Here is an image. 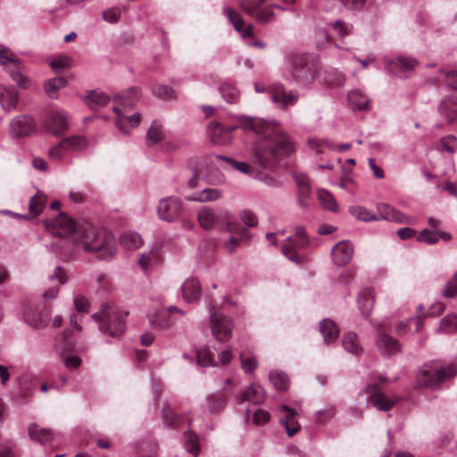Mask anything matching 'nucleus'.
Masks as SVG:
<instances>
[{
    "mask_svg": "<svg viewBox=\"0 0 457 457\" xmlns=\"http://www.w3.org/2000/svg\"><path fill=\"white\" fill-rule=\"evenodd\" d=\"M238 125L260 136L251 149V161L261 170L271 168L275 162L294 151V145L277 121H267L246 115L237 118Z\"/></svg>",
    "mask_w": 457,
    "mask_h": 457,
    "instance_id": "1",
    "label": "nucleus"
},
{
    "mask_svg": "<svg viewBox=\"0 0 457 457\" xmlns=\"http://www.w3.org/2000/svg\"><path fill=\"white\" fill-rule=\"evenodd\" d=\"M73 241L87 252H96L99 259L112 258L116 253L113 235L104 231L99 233L90 223L78 225L73 234Z\"/></svg>",
    "mask_w": 457,
    "mask_h": 457,
    "instance_id": "2",
    "label": "nucleus"
},
{
    "mask_svg": "<svg viewBox=\"0 0 457 457\" xmlns=\"http://www.w3.org/2000/svg\"><path fill=\"white\" fill-rule=\"evenodd\" d=\"M128 315L129 312H122L112 303H105L92 314V319L97 322L102 334L119 338L126 330L125 319Z\"/></svg>",
    "mask_w": 457,
    "mask_h": 457,
    "instance_id": "3",
    "label": "nucleus"
},
{
    "mask_svg": "<svg viewBox=\"0 0 457 457\" xmlns=\"http://www.w3.org/2000/svg\"><path fill=\"white\" fill-rule=\"evenodd\" d=\"M0 65L10 75L12 79L22 89L31 88L34 81L25 73V67L15 57L14 54L5 46L0 45Z\"/></svg>",
    "mask_w": 457,
    "mask_h": 457,
    "instance_id": "4",
    "label": "nucleus"
},
{
    "mask_svg": "<svg viewBox=\"0 0 457 457\" xmlns=\"http://www.w3.org/2000/svg\"><path fill=\"white\" fill-rule=\"evenodd\" d=\"M139 97V89L137 87H131L128 92L117 96L120 99L122 107L115 106L113 112L116 113V125L120 130L124 133H129V128L137 126L141 120V114L136 112L131 116H127L123 113L127 107L134 105L136 100Z\"/></svg>",
    "mask_w": 457,
    "mask_h": 457,
    "instance_id": "5",
    "label": "nucleus"
},
{
    "mask_svg": "<svg viewBox=\"0 0 457 457\" xmlns=\"http://www.w3.org/2000/svg\"><path fill=\"white\" fill-rule=\"evenodd\" d=\"M320 65L311 55H295L291 63L290 72L293 79L301 85L309 86L316 79Z\"/></svg>",
    "mask_w": 457,
    "mask_h": 457,
    "instance_id": "6",
    "label": "nucleus"
},
{
    "mask_svg": "<svg viewBox=\"0 0 457 457\" xmlns=\"http://www.w3.org/2000/svg\"><path fill=\"white\" fill-rule=\"evenodd\" d=\"M308 244L309 240L304 228L298 227L295 229V235L288 237L281 245V250L284 255L290 261L299 263L301 262V256L296 253V251L305 248Z\"/></svg>",
    "mask_w": 457,
    "mask_h": 457,
    "instance_id": "7",
    "label": "nucleus"
},
{
    "mask_svg": "<svg viewBox=\"0 0 457 457\" xmlns=\"http://www.w3.org/2000/svg\"><path fill=\"white\" fill-rule=\"evenodd\" d=\"M71 124V117L64 110H52L48 112L44 129L50 135L60 137L64 134Z\"/></svg>",
    "mask_w": 457,
    "mask_h": 457,
    "instance_id": "8",
    "label": "nucleus"
},
{
    "mask_svg": "<svg viewBox=\"0 0 457 457\" xmlns=\"http://www.w3.org/2000/svg\"><path fill=\"white\" fill-rule=\"evenodd\" d=\"M213 310L212 306L211 308L212 333L218 341L226 342L231 337L233 322L228 316Z\"/></svg>",
    "mask_w": 457,
    "mask_h": 457,
    "instance_id": "9",
    "label": "nucleus"
},
{
    "mask_svg": "<svg viewBox=\"0 0 457 457\" xmlns=\"http://www.w3.org/2000/svg\"><path fill=\"white\" fill-rule=\"evenodd\" d=\"M266 0H241L242 11L254 18L260 24H265L274 20L272 7H262Z\"/></svg>",
    "mask_w": 457,
    "mask_h": 457,
    "instance_id": "10",
    "label": "nucleus"
},
{
    "mask_svg": "<svg viewBox=\"0 0 457 457\" xmlns=\"http://www.w3.org/2000/svg\"><path fill=\"white\" fill-rule=\"evenodd\" d=\"M45 227L55 237H66L73 235L78 225L66 213L60 212L55 219L46 220Z\"/></svg>",
    "mask_w": 457,
    "mask_h": 457,
    "instance_id": "11",
    "label": "nucleus"
},
{
    "mask_svg": "<svg viewBox=\"0 0 457 457\" xmlns=\"http://www.w3.org/2000/svg\"><path fill=\"white\" fill-rule=\"evenodd\" d=\"M183 209V203L177 196H167L160 200L157 213L160 219L165 221H173L180 214Z\"/></svg>",
    "mask_w": 457,
    "mask_h": 457,
    "instance_id": "12",
    "label": "nucleus"
},
{
    "mask_svg": "<svg viewBox=\"0 0 457 457\" xmlns=\"http://www.w3.org/2000/svg\"><path fill=\"white\" fill-rule=\"evenodd\" d=\"M366 393L370 395V403L379 411H386L390 410L398 401L396 396L386 395L376 385L368 386Z\"/></svg>",
    "mask_w": 457,
    "mask_h": 457,
    "instance_id": "13",
    "label": "nucleus"
},
{
    "mask_svg": "<svg viewBox=\"0 0 457 457\" xmlns=\"http://www.w3.org/2000/svg\"><path fill=\"white\" fill-rule=\"evenodd\" d=\"M269 94L272 102L281 109L295 104L298 99L296 93L293 91L287 92L285 87L280 83L271 85L269 87Z\"/></svg>",
    "mask_w": 457,
    "mask_h": 457,
    "instance_id": "14",
    "label": "nucleus"
},
{
    "mask_svg": "<svg viewBox=\"0 0 457 457\" xmlns=\"http://www.w3.org/2000/svg\"><path fill=\"white\" fill-rule=\"evenodd\" d=\"M378 210L379 212V220H386L392 222L401 223V224H414L415 219L412 217H409L395 208L386 204H379L378 205Z\"/></svg>",
    "mask_w": 457,
    "mask_h": 457,
    "instance_id": "15",
    "label": "nucleus"
},
{
    "mask_svg": "<svg viewBox=\"0 0 457 457\" xmlns=\"http://www.w3.org/2000/svg\"><path fill=\"white\" fill-rule=\"evenodd\" d=\"M278 411L281 415L279 422L285 428L287 436H293L295 435L300 429L299 423L295 420L297 412L287 405H281Z\"/></svg>",
    "mask_w": 457,
    "mask_h": 457,
    "instance_id": "16",
    "label": "nucleus"
},
{
    "mask_svg": "<svg viewBox=\"0 0 457 457\" xmlns=\"http://www.w3.org/2000/svg\"><path fill=\"white\" fill-rule=\"evenodd\" d=\"M377 336L376 345L382 354L392 355L400 351L401 345L399 341L384 332L381 328H378Z\"/></svg>",
    "mask_w": 457,
    "mask_h": 457,
    "instance_id": "17",
    "label": "nucleus"
},
{
    "mask_svg": "<svg viewBox=\"0 0 457 457\" xmlns=\"http://www.w3.org/2000/svg\"><path fill=\"white\" fill-rule=\"evenodd\" d=\"M32 130V119L28 115H18L10 122L9 132L12 137H26Z\"/></svg>",
    "mask_w": 457,
    "mask_h": 457,
    "instance_id": "18",
    "label": "nucleus"
},
{
    "mask_svg": "<svg viewBox=\"0 0 457 457\" xmlns=\"http://www.w3.org/2000/svg\"><path fill=\"white\" fill-rule=\"evenodd\" d=\"M223 13L227 16L234 29L241 34L243 38L247 39L253 37V25L248 24L244 27L245 22L239 13L236 12L233 9L228 6L223 8Z\"/></svg>",
    "mask_w": 457,
    "mask_h": 457,
    "instance_id": "19",
    "label": "nucleus"
},
{
    "mask_svg": "<svg viewBox=\"0 0 457 457\" xmlns=\"http://www.w3.org/2000/svg\"><path fill=\"white\" fill-rule=\"evenodd\" d=\"M20 99L18 90L12 86L0 87V106L7 112L17 109Z\"/></svg>",
    "mask_w": 457,
    "mask_h": 457,
    "instance_id": "20",
    "label": "nucleus"
},
{
    "mask_svg": "<svg viewBox=\"0 0 457 457\" xmlns=\"http://www.w3.org/2000/svg\"><path fill=\"white\" fill-rule=\"evenodd\" d=\"M331 254L335 264L345 266L353 258V247L349 241H341L332 248Z\"/></svg>",
    "mask_w": 457,
    "mask_h": 457,
    "instance_id": "21",
    "label": "nucleus"
},
{
    "mask_svg": "<svg viewBox=\"0 0 457 457\" xmlns=\"http://www.w3.org/2000/svg\"><path fill=\"white\" fill-rule=\"evenodd\" d=\"M180 290L183 299L188 303L199 301L202 296L200 282L194 278L185 280Z\"/></svg>",
    "mask_w": 457,
    "mask_h": 457,
    "instance_id": "22",
    "label": "nucleus"
},
{
    "mask_svg": "<svg viewBox=\"0 0 457 457\" xmlns=\"http://www.w3.org/2000/svg\"><path fill=\"white\" fill-rule=\"evenodd\" d=\"M264 399L265 392L263 388L259 385L251 384L244 393L236 397V403L242 404L245 402H249L253 404H259L262 403Z\"/></svg>",
    "mask_w": 457,
    "mask_h": 457,
    "instance_id": "23",
    "label": "nucleus"
},
{
    "mask_svg": "<svg viewBox=\"0 0 457 457\" xmlns=\"http://www.w3.org/2000/svg\"><path fill=\"white\" fill-rule=\"evenodd\" d=\"M417 387L419 388H431L438 387L436 373L430 365H424L417 373L416 376Z\"/></svg>",
    "mask_w": 457,
    "mask_h": 457,
    "instance_id": "24",
    "label": "nucleus"
},
{
    "mask_svg": "<svg viewBox=\"0 0 457 457\" xmlns=\"http://www.w3.org/2000/svg\"><path fill=\"white\" fill-rule=\"evenodd\" d=\"M440 114L445 117L448 123L457 120V97L449 96L444 98L438 106Z\"/></svg>",
    "mask_w": 457,
    "mask_h": 457,
    "instance_id": "25",
    "label": "nucleus"
},
{
    "mask_svg": "<svg viewBox=\"0 0 457 457\" xmlns=\"http://www.w3.org/2000/svg\"><path fill=\"white\" fill-rule=\"evenodd\" d=\"M375 302L374 291L371 288L361 290L358 295L357 303L362 316L369 317Z\"/></svg>",
    "mask_w": 457,
    "mask_h": 457,
    "instance_id": "26",
    "label": "nucleus"
},
{
    "mask_svg": "<svg viewBox=\"0 0 457 457\" xmlns=\"http://www.w3.org/2000/svg\"><path fill=\"white\" fill-rule=\"evenodd\" d=\"M222 196V192L218 188H204L199 192H195L190 195H187L185 199L188 202H213L217 201Z\"/></svg>",
    "mask_w": 457,
    "mask_h": 457,
    "instance_id": "27",
    "label": "nucleus"
},
{
    "mask_svg": "<svg viewBox=\"0 0 457 457\" xmlns=\"http://www.w3.org/2000/svg\"><path fill=\"white\" fill-rule=\"evenodd\" d=\"M389 65L392 69H398L400 73L408 77L418 65V62L410 57L399 56L395 61L389 62Z\"/></svg>",
    "mask_w": 457,
    "mask_h": 457,
    "instance_id": "28",
    "label": "nucleus"
},
{
    "mask_svg": "<svg viewBox=\"0 0 457 457\" xmlns=\"http://www.w3.org/2000/svg\"><path fill=\"white\" fill-rule=\"evenodd\" d=\"M347 100L350 107L354 111L369 108V98L360 90H352L348 93Z\"/></svg>",
    "mask_w": 457,
    "mask_h": 457,
    "instance_id": "29",
    "label": "nucleus"
},
{
    "mask_svg": "<svg viewBox=\"0 0 457 457\" xmlns=\"http://www.w3.org/2000/svg\"><path fill=\"white\" fill-rule=\"evenodd\" d=\"M320 333L323 336L324 342L326 344H329L333 341H335L339 334V329L336 323L329 320V319H324L320 322Z\"/></svg>",
    "mask_w": 457,
    "mask_h": 457,
    "instance_id": "30",
    "label": "nucleus"
},
{
    "mask_svg": "<svg viewBox=\"0 0 457 457\" xmlns=\"http://www.w3.org/2000/svg\"><path fill=\"white\" fill-rule=\"evenodd\" d=\"M439 238H442L445 241L451 239V235L447 232L444 231H431L428 228L422 229L419 236L418 240L420 242L427 243V244H436L438 242Z\"/></svg>",
    "mask_w": 457,
    "mask_h": 457,
    "instance_id": "31",
    "label": "nucleus"
},
{
    "mask_svg": "<svg viewBox=\"0 0 457 457\" xmlns=\"http://www.w3.org/2000/svg\"><path fill=\"white\" fill-rule=\"evenodd\" d=\"M200 226L204 229H211L216 224L217 219L212 209L210 207H202L197 214Z\"/></svg>",
    "mask_w": 457,
    "mask_h": 457,
    "instance_id": "32",
    "label": "nucleus"
},
{
    "mask_svg": "<svg viewBox=\"0 0 457 457\" xmlns=\"http://www.w3.org/2000/svg\"><path fill=\"white\" fill-rule=\"evenodd\" d=\"M342 344L344 348L355 355H358L362 351L361 346L359 344L357 334L352 331L345 333L343 336Z\"/></svg>",
    "mask_w": 457,
    "mask_h": 457,
    "instance_id": "33",
    "label": "nucleus"
},
{
    "mask_svg": "<svg viewBox=\"0 0 457 457\" xmlns=\"http://www.w3.org/2000/svg\"><path fill=\"white\" fill-rule=\"evenodd\" d=\"M29 435L32 440L37 441L42 445L47 444L54 437L51 430L41 428L37 425H33L29 428Z\"/></svg>",
    "mask_w": 457,
    "mask_h": 457,
    "instance_id": "34",
    "label": "nucleus"
},
{
    "mask_svg": "<svg viewBox=\"0 0 457 457\" xmlns=\"http://www.w3.org/2000/svg\"><path fill=\"white\" fill-rule=\"evenodd\" d=\"M67 80L64 78H53L46 80L44 84V89L46 94L51 98H56L58 91L66 87Z\"/></svg>",
    "mask_w": 457,
    "mask_h": 457,
    "instance_id": "35",
    "label": "nucleus"
},
{
    "mask_svg": "<svg viewBox=\"0 0 457 457\" xmlns=\"http://www.w3.org/2000/svg\"><path fill=\"white\" fill-rule=\"evenodd\" d=\"M67 152H79L87 146V140L82 136H71L62 139Z\"/></svg>",
    "mask_w": 457,
    "mask_h": 457,
    "instance_id": "36",
    "label": "nucleus"
},
{
    "mask_svg": "<svg viewBox=\"0 0 457 457\" xmlns=\"http://www.w3.org/2000/svg\"><path fill=\"white\" fill-rule=\"evenodd\" d=\"M23 317L29 326L37 328H42L47 324L46 315L44 316L41 313H35L32 310H25Z\"/></svg>",
    "mask_w": 457,
    "mask_h": 457,
    "instance_id": "37",
    "label": "nucleus"
},
{
    "mask_svg": "<svg viewBox=\"0 0 457 457\" xmlns=\"http://www.w3.org/2000/svg\"><path fill=\"white\" fill-rule=\"evenodd\" d=\"M164 137V131L160 122L153 121L151 127L146 133V142L149 145H155L162 140Z\"/></svg>",
    "mask_w": 457,
    "mask_h": 457,
    "instance_id": "38",
    "label": "nucleus"
},
{
    "mask_svg": "<svg viewBox=\"0 0 457 457\" xmlns=\"http://www.w3.org/2000/svg\"><path fill=\"white\" fill-rule=\"evenodd\" d=\"M307 145L309 148L314 151L317 154H323L325 149H336V144L328 139H321L316 137L310 138L307 141Z\"/></svg>",
    "mask_w": 457,
    "mask_h": 457,
    "instance_id": "39",
    "label": "nucleus"
},
{
    "mask_svg": "<svg viewBox=\"0 0 457 457\" xmlns=\"http://www.w3.org/2000/svg\"><path fill=\"white\" fill-rule=\"evenodd\" d=\"M109 102V96L99 91H91L87 96V104L91 109L104 106Z\"/></svg>",
    "mask_w": 457,
    "mask_h": 457,
    "instance_id": "40",
    "label": "nucleus"
},
{
    "mask_svg": "<svg viewBox=\"0 0 457 457\" xmlns=\"http://www.w3.org/2000/svg\"><path fill=\"white\" fill-rule=\"evenodd\" d=\"M120 243L128 249H137L142 245L143 240L136 232H124L120 237Z\"/></svg>",
    "mask_w": 457,
    "mask_h": 457,
    "instance_id": "41",
    "label": "nucleus"
},
{
    "mask_svg": "<svg viewBox=\"0 0 457 457\" xmlns=\"http://www.w3.org/2000/svg\"><path fill=\"white\" fill-rule=\"evenodd\" d=\"M227 404L225 397L219 394H213L207 397V407L211 413L216 414L221 411Z\"/></svg>",
    "mask_w": 457,
    "mask_h": 457,
    "instance_id": "42",
    "label": "nucleus"
},
{
    "mask_svg": "<svg viewBox=\"0 0 457 457\" xmlns=\"http://www.w3.org/2000/svg\"><path fill=\"white\" fill-rule=\"evenodd\" d=\"M438 332L452 334L457 331V314L451 313L443 318L437 328Z\"/></svg>",
    "mask_w": 457,
    "mask_h": 457,
    "instance_id": "43",
    "label": "nucleus"
},
{
    "mask_svg": "<svg viewBox=\"0 0 457 457\" xmlns=\"http://www.w3.org/2000/svg\"><path fill=\"white\" fill-rule=\"evenodd\" d=\"M349 212L352 216L361 221L367 222L379 220L378 215L371 213L369 209L362 206H352L350 207Z\"/></svg>",
    "mask_w": 457,
    "mask_h": 457,
    "instance_id": "44",
    "label": "nucleus"
},
{
    "mask_svg": "<svg viewBox=\"0 0 457 457\" xmlns=\"http://www.w3.org/2000/svg\"><path fill=\"white\" fill-rule=\"evenodd\" d=\"M318 198L320 200V204L331 211V212H337L338 210V205L337 201L335 200L334 196L327 190L325 189H320L318 191Z\"/></svg>",
    "mask_w": 457,
    "mask_h": 457,
    "instance_id": "45",
    "label": "nucleus"
},
{
    "mask_svg": "<svg viewBox=\"0 0 457 457\" xmlns=\"http://www.w3.org/2000/svg\"><path fill=\"white\" fill-rule=\"evenodd\" d=\"M269 378L273 386L279 391L287 390L288 387V378L283 372L271 371L269 375Z\"/></svg>",
    "mask_w": 457,
    "mask_h": 457,
    "instance_id": "46",
    "label": "nucleus"
},
{
    "mask_svg": "<svg viewBox=\"0 0 457 457\" xmlns=\"http://www.w3.org/2000/svg\"><path fill=\"white\" fill-rule=\"evenodd\" d=\"M414 323L415 326H416V329L415 331H419L422 326H423V318L420 316V315H418L417 317L415 318H410L406 320H402L400 322H398L395 326V331L398 334V335H402L403 333H404L405 331L408 330V328L410 326L411 323Z\"/></svg>",
    "mask_w": 457,
    "mask_h": 457,
    "instance_id": "47",
    "label": "nucleus"
},
{
    "mask_svg": "<svg viewBox=\"0 0 457 457\" xmlns=\"http://www.w3.org/2000/svg\"><path fill=\"white\" fill-rule=\"evenodd\" d=\"M49 65L55 73H62L72 66V60L67 55H60L50 61Z\"/></svg>",
    "mask_w": 457,
    "mask_h": 457,
    "instance_id": "48",
    "label": "nucleus"
},
{
    "mask_svg": "<svg viewBox=\"0 0 457 457\" xmlns=\"http://www.w3.org/2000/svg\"><path fill=\"white\" fill-rule=\"evenodd\" d=\"M437 385L453 378L457 374V369L454 365H447L438 370H435Z\"/></svg>",
    "mask_w": 457,
    "mask_h": 457,
    "instance_id": "49",
    "label": "nucleus"
},
{
    "mask_svg": "<svg viewBox=\"0 0 457 457\" xmlns=\"http://www.w3.org/2000/svg\"><path fill=\"white\" fill-rule=\"evenodd\" d=\"M196 363L199 367L215 366V362L211 357L208 347H203L196 351Z\"/></svg>",
    "mask_w": 457,
    "mask_h": 457,
    "instance_id": "50",
    "label": "nucleus"
},
{
    "mask_svg": "<svg viewBox=\"0 0 457 457\" xmlns=\"http://www.w3.org/2000/svg\"><path fill=\"white\" fill-rule=\"evenodd\" d=\"M187 450L196 456L199 452L198 438L195 434L191 431L186 432L184 435Z\"/></svg>",
    "mask_w": 457,
    "mask_h": 457,
    "instance_id": "51",
    "label": "nucleus"
},
{
    "mask_svg": "<svg viewBox=\"0 0 457 457\" xmlns=\"http://www.w3.org/2000/svg\"><path fill=\"white\" fill-rule=\"evenodd\" d=\"M220 90L222 97L225 99L226 102L229 104H234L237 102L239 98V92L236 87L230 85H224L220 87Z\"/></svg>",
    "mask_w": 457,
    "mask_h": 457,
    "instance_id": "52",
    "label": "nucleus"
},
{
    "mask_svg": "<svg viewBox=\"0 0 457 457\" xmlns=\"http://www.w3.org/2000/svg\"><path fill=\"white\" fill-rule=\"evenodd\" d=\"M330 26L339 37H345L353 31V26L342 20H337L330 23Z\"/></svg>",
    "mask_w": 457,
    "mask_h": 457,
    "instance_id": "53",
    "label": "nucleus"
},
{
    "mask_svg": "<svg viewBox=\"0 0 457 457\" xmlns=\"http://www.w3.org/2000/svg\"><path fill=\"white\" fill-rule=\"evenodd\" d=\"M46 204V199L44 195H36L31 197L29 202V211L35 216L38 215L44 209Z\"/></svg>",
    "mask_w": 457,
    "mask_h": 457,
    "instance_id": "54",
    "label": "nucleus"
},
{
    "mask_svg": "<svg viewBox=\"0 0 457 457\" xmlns=\"http://www.w3.org/2000/svg\"><path fill=\"white\" fill-rule=\"evenodd\" d=\"M65 153H68V152L66 150V147H65L62 140H61L58 144H56L55 145L52 146L49 149L48 155L52 160L60 162L63 159Z\"/></svg>",
    "mask_w": 457,
    "mask_h": 457,
    "instance_id": "55",
    "label": "nucleus"
},
{
    "mask_svg": "<svg viewBox=\"0 0 457 457\" xmlns=\"http://www.w3.org/2000/svg\"><path fill=\"white\" fill-rule=\"evenodd\" d=\"M217 158L227 162L231 166H233L236 170H237L238 171H240L242 173L249 174L252 172V167L247 162H237L230 157H222L220 155H217Z\"/></svg>",
    "mask_w": 457,
    "mask_h": 457,
    "instance_id": "56",
    "label": "nucleus"
},
{
    "mask_svg": "<svg viewBox=\"0 0 457 457\" xmlns=\"http://www.w3.org/2000/svg\"><path fill=\"white\" fill-rule=\"evenodd\" d=\"M153 93L154 96L165 99L170 100L174 97V92L173 90L164 85H156L153 87Z\"/></svg>",
    "mask_w": 457,
    "mask_h": 457,
    "instance_id": "57",
    "label": "nucleus"
},
{
    "mask_svg": "<svg viewBox=\"0 0 457 457\" xmlns=\"http://www.w3.org/2000/svg\"><path fill=\"white\" fill-rule=\"evenodd\" d=\"M295 182L299 187L301 195H309L310 194V181L306 175L297 174L295 176Z\"/></svg>",
    "mask_w": 457,
    "mask_h": 457,
    "instance_id": "58",
    "label": "nucleus"
},
{
    "mask_svg": "<svg viewBox=\"0 0 457 457\" xmlns=\"http://www.w3.org/2000/svg\"><path fill=\"white\" fill-rule=\"evenodd\" d=\"M240 360H241V366H242V369L246 372V373H252L254 371V370L256 369L257 365H258V361L256 360L255 357H247V358H245L244 357V354L241 353L240 354Z\"/></svg>",
    "mask_w": 457,
    "mask_h": 457,
    "instance_id": "59",
    "label": "nucleus"
},
{
    "mask_svg": "<svg viewBox=\"0 0 457 457\" xmlns=\"http://www.w3.org/2000/svg\"><path fill=\"white\" fill-rule=\"evenodd\" d=\"M443 295L447 298L457 296V272L447 282L446 287L444 290Z\"/></svg>",
    "mask_w": 457,
    "mask_h": 457,
    "instance_id": "60",
    "label": "nucleus"
},
{
    "mask_svg": "<svg viewBox=\"0 0 457 457\" xmlns=\"http://www.w3.org/2000/svg\"><path fill=\"white\" fill-rule=\"evenodd\" d=\"M74 306L76 310L79 312H88L89 311V302L87 297L82 295H77L73 298Z\"/></svg>",
    "mask_w": 457,
    "mask_h": 457,
    "instance_id": "61",
    "label": "nucleus"
},
{
    "mask_svg": "<svg viewBox=\"0 0 457 457\" xmlns=\"http://www.w3.org/2000/svg\"><path fill=\"white\" fill-rule=\"evenodd\" d=\"M120 18V11L118 8H109L103 12V19L109 23H117Z\"/></svg>",
    "mask_w": 457,
    "mask_h": 457,
    "instance_id": "62",
    "label": "nucleus"
},
{
    "mask_svg": "<svg viewBox=\"0 0 457 457\" xmlns=\"http://www.w3.org/2000/svg\"><path fill=\"white\" fill-rule=\"evenodd\" d=\"M155 258L156 253L154 252L150 251L148 253H144L138 259V264L143 270H146Z\"/></svg>",
    "mask_w": 457,
    "mask_h": 457,
    "instance_id": "63",
    "label": "nucleus"
},
{
    "mask_svg": "<svg viewBox=\"0 0 457 457\" xmlns=\"http://www.w3.org/2000/svg\"><path fill=\"white\" fill-rule=\"evenodd\" d=\"M445 78V83L449 87L457 89V70L449 71H440Z\"/></svg>",
    "mask_w": 457,
    "mask_h": 457,
    "instance_id": "64",
    "label": "nucleus"
}]
</instances>
